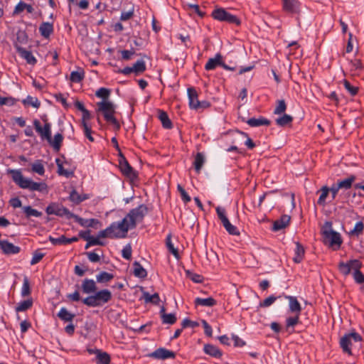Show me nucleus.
Wrapping results in <instances>:
<instances>
[{"mask_svg": "<svg viewBox=\"0 0 364 364\" xmlns=\"http://www.w3.org/2000/svg\"><path fill=\"white\" fill-rule=\"evenodd\" d=\"M134 275L138 278L144 279L147 277L146 270L137 261L133 263Z\"/></svg>", "mask_w": 364, "mask_h": 364, "instance_id": "7c9ffc66", "label": "nucleus"}, {"mask_svg": "<svg viewBox=\"0 0 364 364\" xmlns=\"http://www.w3.org/2000/svg\"><path fill=\"white\" fill-rule=\"evenodd\" d=\"M33 301L31 299H27L20 302L16 307L17 312L25 311L32 306Z\"/></svg>", "mask_w": 364, "mask_h": 364, "instance_id": "09e8293b", "label": "nucleus"}, {"mask_svg": "<svg viewBox=\"0 0 364 364\" xmlns=\"http://www.w3.org/2000/svg\"><path fill=\"white\" fill-rule=\"evenodd\" d=\"M31 294V288L29 280L27 277H24L23 283L21 289V296L25 297Z\"/></svg>", "mask_w": 364, "mask_h": 364, "instance_id": "603ef678", "label": "nucleus"}, {"mask_svg": "<svg viewBox=\"0 0 364 364\" xmlns=\"http://www.w3.org/2000/svg\"><path fill=\"white\" fill-rule=\"evenodd\" d=\"M222 224L226 231L232 235H239L240 232L236 226L232 225L230 222L229 221L228 218L225 220V221L222 222Z\"/></svg>", "mask_w": 364, "mask_h": 364, "instance_id": "58836bf2", "label": "nucleus"}, {"mask_svg": "<svg viewBox=\"0 0 364 364\" xmlns=\"http://www.w3.org/2000/svg\"><path fill=\"white\" fill-rule=\"evenodd\" d=\"M363 230H364L363 223L362 222H358V223H356L353 230H352L350 232V234L358 236L363 232Z\"/></svg>", "mask_w": 364, "mask_h": 364, "instance_id": "680f3d73", "label": "nucleus"}, {"mask_svg": "<svg viewBox=\"0 0 364 364\" xmlns=\"http://www.w3.org/2000/svg\"><path fill=\"white\" fill-rule=\"evenodd\" d=\"M158 117L160 119L162 126L164 129H170L173 127V124L169 119L167 113L161 109H159L158 111Z\"/></svg>", "mask_w": 364, "mask_h": 364, "instance_id": "bb28decb", "label": "nucleus"}, {"mask_svg": "<svg viewBox=\"0 0 364 364\" xmlns=\"http://www.w3.org/2000/svg\"><path fill=\"white\" fill-rule=\"evenodd\" d=\"M330 189L328 186H323L319 190L317 191L316 193L320 194L319 198L317 200V204L320 206H326V199L328 197Z\"/></svg>", "mask_w": 364, "mask_h": 364, "instance_id": "4be33fe9", "label": "nucleus"}, {"mask_svg": "<svg viewBox=\"0 0 364 364\" xmlns=\"http://www.w3.org/2000/svg\"><path fill=\"white\" fill-rule=\"evenodd\" d=\"M296 248L294 250V257L293 260L295 263H300L304 258L305 250L304 246L299 242H295Z\"/></svg>", "mask_w": 364, "mask_h": 364, "instance_id": "393cba45", "label": "nucleus"}, {"mask_svg": "<svg viewBox=\"0 0 364 364\" xmlns=\"http://www.w3.org/2000/svg\"><path fill=\"white\" fill-rule=\"evenodd\" d=\"M204 352L215 358H220L223 355L222 351L215 346L212 344H205L203 347Z\"/></svg>", "mask_w": 364, "mask_h": 364, "instance_id": "5701e85b", "label": "nucleus"}, {"mask_svg": "<svg viewBox=\"0 0 364 364\" xmlns=\"http://www.w3.org/2000/svg\"><path fill=\"white\" fill-rule=\"evenodd\" d=\"M33 126L36 131L38 132L42 140L50 141L51 140V124L50 122H46L43 127L38 119L33 120Z\"/></svg>", "mask_w": 364, "mask_h": 364, "instance_id": "9b49d317", "label": "nucleus"}, {"mask_svg": "<svg viewBox=\"0 0 364 364\" xmlns=\"http://www.w3.org/2000/svg\"><path fill=\"white\" fill-rule=\"evenodd\" d=\"M211 16L214 19L219 21H224L236 26H240L241 24V21L237 16L231 14L223 8L215 9L212 12Z\"/></svg>", "mask_w": 364, "mask_h": 364, "instance_id": "6e6552de", "label": "nucleus"}, {"mask_svg": "<svg viewBox=\"0 0 364 364\" xmlns=\"http://www.w3.org/2000/svg\"><path fill=\"white\" fill-rule=\"evenodd\" d=\"M39 32L43 38H48L53 33V24L49 22H43L39 26Z\"/></svg>", "mask_w": 364, "mask_h": 364, "instance_id": "b1692460", "label": "nucleus"}, {"mask_svg": "<svg viewBox=\"0 0 364 364\" xmlns=\"http://www.w3.org/2000/svg\"><path fill=\"white\" fill-rule=\"evenodd\" d=\"M23 103L24 105H29L33 107L38 108L40 107V102L36 97H33L31 96H28L26 99L23 100Z\"/></svg>", "mask_w": 364, "mask_h": 364, "instance_id": "5fc2aeb1", "label": "nucleus"}, {"mask_svg": "<svg viewBox=\"0 0 364 364\" xmlns=\"http://www.w3.org/2000/svg\"><path fill=\"white\" fill-rule=\"evenodd\" d=\"M283 10L291 14H299L301 11V4L298 0H282Z\"/></svg>", "mask_w": 364, "mask_h": 364, "instance_id": "ddd939ff", "label": "nucleus"}, {"mask_svg": "<svg viewBox=\"0 0 364 364\" xmlns=\"http://www.w3.org/2000/svg\"><path fill=\"white\" fill-rule=\"evenodd\" d=\"M205 163V157L202 153H198L195 157L193 166L196 171L199 173Z\"/></svg>", "mask_w": 364, "mask_h": 364, "instance_id": "c9c22d12", "label": "nucleus"}, {"mask_svg": "<svg viewBox=\"0 0 364 364\" xmlns=\"http://www.w3.org/2000/svg\"><path fill=\"white\" fill-rule=\"evenodd\" d=\"M143 298L146 303H152L156 305L159 304L160 301V298L158 293H155L151 295L149 293L144 291L143 293Z\"/></svg>", "mask_w": 364, "mask_h": 364, "instance_id": "e433bc0d", "label": "nucleus"}, {"mask_svg": "<svg viewBox=\"0 0 364 364\" xmlns=\"http://www.w3.org/2000/svg\"><path fill=\"white\" fill-rule=\"evenodd\" d=\"M85 77V72L82 68H78L77 70L70 73V80L73 82H80Z\"/></svg>", "mask_w": 364, "mask_h": 364, "instance_id": "72a5a7b5", "label": "nucleus"}, {"mask_svg": "<svg viewBox=\"0 0 364 364\" xmlns=\"http://www.w3.org/2000/svg\"><path fill=\"white\" fill-rule=\"evenodd\" d=\"M48 215H55L57 216H66L68 219H70L74 216V213H71L67 208L58 203H50L46 209Z\"/></svg>", "mask_w": 364, "mask_h": 364, "instance_id": "9d476101", "label": "nucleus"}, {"mask_svg": "<svg viewBox=\"0 0 364 364\" xmlns=\"http://www.w3.org/2000/svg\"><path fill=\"white\" fill-rule=\"evenodd\" d=\"M290 219V216L287 215H283L279 219L274 222L272 230L277 232L285 228L289 225Z\"/></svg>", "mask_w": 364, "mask_h": 364, "instance_id": "6ab92c4d", "label": "nucleus"}, {"mask_svg": "<svg viewBox=\"0 0 364 364\" xmlns=\"http://www.w3.org/2000/svg\"><path fill=\"white\" fill-rule=\"evenodd\" d=\"M110 95V90L105 87H100L95 92V95L98 97L102 98L103 100H106L109 97Z\"/></svg>", "mask_w": 364, "mask_h": 364, "instance_id": "4d7b16f0", "label": "nucleus"}, {"mask_svg": "<svg viewBox=\"0 0 364 364\" xmlns=\"http://www.w3.org/2000/svg\"><path fill=\"white\" fill-rule=\"evenodd\" d=\"M97 364H109L110 363V356L106 352H101L97 350Z\"/></svg>", "mask_w": 364, "mask_h": 364, "instance_id": "79ce46f5", "label": "nucleus"}, {"mask_svg": "<svg viewBox=\"0 0 364 364\" xmlns=\"http://www.w3.org/2000/svg\"><path fill=\"white\" fill-rule=\"evenodd\" d=\"M160 315L163 323L172 325L175 323L177 320L174 314H166L164 306L160 310Z\"/></svg>", "mask_w": 364, "mask_h": 364, "instance_id": "cd10ccee", "label": "nucleus"}, {"mask_svg": "<svg viewBox=\"0 0 364 364\" xmlns=\"http://www.w3.org/2000/svg\"><path fill=\"white\" fill-rule=\"evenodd\" d=\"M276 124L279 127H285L289 124H291L293 121V117L289 114L285 113L283 114L282 117L276 119Z\"/></svg>", "mask_w": 364, "mask_h": 364, "instance_id": "ea45409f", "label": "nucleus"}, {"mask_svg": "<svg viewBox=\"0 0 364 364\" xmlns=\"http://www.w3.org/2000/svg\"><path fill=\"white\" fill-rule=\"evenodd\" d=\"M149 356L159 360H166L168 358H175L176 353L164 348H159L151 353Z\"/></svg>", "mask_w": 364, "mask_h": 364, "instance_id": "4468645a", "label": "nucleus"}, {"mask_svg": "<svg viewBox=\"0 0 364 364\" xmlns=\"http://www.w3.org/2000/svg\"><path fill=\"white\" fill-rule=\"evenodd\" d=\"M194 304L196 306L212 307V306L216 305L217 301L213 297H208V298H205V299L197 297L194 301Z\"/></svg>", "mask_w": 364, "mask_h": 364, "instance_id": "c756f323", "label": "nucleus"}, {"mask_svg": "<svg viewBox=\"0 0 364 364\" xmlns=\"http://www.w3.org/2000/svg\"><path fill=\"white\" fill-rule=\"evenodd\" d=\"M246 122L249 126L252 127H259L262 125L269 126L271 124L270 120L262 117L258 119L250 118Z\"/></svg>", "mask_w": 364, "mask_h": 364, "instance_id": "c85d7f7f", "label": "nucleus"}, {"mask_svg": "<svg viewBox=\"0 0 364 364\" xmlns=\"http://www.w3.org/2000/svg\"><path fill=\"white\" fill-rule=\"evenodd\" d=\"M148 213V208L146 205L141 204L136 208L132 209L122 220L124 221V226L129 229L135 228L137 222H141Z\"/></svg>", "mask_w": 364, "mask_h": 364, "instance_id": "20e7f679", "label": "nucleus"}, {"mask_svg": "<svg viewBox=\"0 0 364 364\" xmlns=\"http://www.w3.org/2000/svg\"><path fill=\"white\" fill-rule=\"evenodd\" d=\"M17 100L11 97H0V105L12 106L16 102Z\"/></svg>", "mask_w": 364, "mask_h": 364, "instance_id": "69168bd1", "label": "nucleus"}, {"mask_svg": "<svg viewBox=\"0 0 364 364\" xmlns=\"http://www.w3.org/2000/svg\"><path fill=\"white\" fill-rule=\"evenodd\" d=\"M119 166L122 173L125 176L132 180H134L137 178L138 175L136 171L130 166L125 157H122V159L119 160Z\"/></svg>", "mask_w": 364, "mask_h": 364, "instance_id": "f8f14e48", "label": "nucleus"}, {"mask_svg": "<svg viewBox=\"0 0 364 364\" xmlns=\"http://www.w3.org/2000/svg\"><path fill=\"white\" fill-rule=\"evenodd\" d=\"M362 263L358 259H350L348 262H341L338 268L343 275H348L351 271H353V276L358 284L364 283V274L360 272Z\"/></svg>", "mask_w": 364, "mask_h": 364, "instance_id": "7ed1b4c3", "label": "nucleus"}, {"mask_svg": "<svg viewBox=\"0 0 364 364\" xmlns=\"http://www.w3.org/2000/svg\"><path fill=\"white\" fill-rule=\"evenodd\" d=\"M277 105L276 106L274 114H284L287 109V105L284 100H279L277 101Z\"/></svg>", "mask_w": 364, "mask_h": 364, "instance_id": "8fccbe9b", "label": "nucleus"}, {"mask_svg": "<svg viewBox=\"0 0 364 364\" xmlns=\"http://www.w3.org/2000/svg\"><path fill=\"white\" fill-rule=\"evenodd\" d=\"M132 246L130 244H127L122 250V255L124 259L130 260L132 259Z\"/></svg>", "mask_w": 364, "mask_h": 364, "instance_id": "e2e57ef3", "label": "nucleus"}, {"mask_svg": "<svg viewBox=\"0 0 364 364\" xmlns=\"http://www.w3.org/2000/svg\"><path fill=\"white\" fill-rule=\"evenodd\" d=\"M23 209L26 218H30L31 216L38 218L42 215L41 212H39L38 210L33 209L31 206H24Z\"/></svg>", "mask_w": 364, "mask_h": 364, "instance_id": "de8ad7c7", "label": "nucleus"}, {"mask_svg": "<svg viewBox=\"0 0 364 364\" xmlns=\"http://www.w3.org/2000/svg\"><path fill=\"white\" fill-rule=\"evenodd\" d=\"M92 245L103 246V245H105V243L102 241H101L98 238V237H94L93 236H91L90 238L89 239L88 242H87L86 245H85V249H87L90 246H92Z\"/></svg>", "mask_w": 364, "mask_h": 364, "instance_id": "bf43d9fd", "label": "nucleus"}, {"mask_svg": "<svg viewBox=\"0 0 364 364\" xmlns=\"http://www.w3.org/2000/svg\"><path fill=\"white\" fill-rule=\"evenodd\" d=\"M49 241L54 245H67L66 237L61 235L58 238H55L52 236H49Z\"/></svg>", "mask_w": 364, "mask_h": 364, "instance_id": "6e6d98bb", "label": "nucleus"}, {"mask_svg": "<svg viewBox=\"0 0 364 364\" xmlns=\"http://www.w3.org/2000/svg\"><path fill=\"white\" fill-rule=\"evenodd\" d=\"M0 247L5 255H16L20 252L21 248L8 240L0 241Z\"/></svg>", "mask_w": 364, "mask_h": 364, "instance_id": "2eb2a0df", "label": "nucleus"}, {"mask_svg": "<svg viewBox=\"0 0 364 364\" xmlns=\"http://www.w3.org/2000/svg\"><path fill=\"white\" fill-rule=\"evenodd\" d=\"M124 221L125 220H122L119 223H113L106 229L100 231L97 235L98 238L125 237L127 233V227L124 226Z\"/></svg>", "mask_w": 364, "mask_h": 364, "instance_id": "39448f33", "label": "nucleus"}, {"mask_svg": "<svg viewBox=\"0 0 364 364\" xmlns=\"http://www.w3.org/2000/svg\"><path fill=\"white\" fill-rule=\"evenodd\" d=\"M215 210H216L218 217L220 219V220L221 221V223L228 219V217L226 216V211L224 208L218 206Z\"/></svg>", "mask_w": 364, "mask_h": 364, "instance_id": "338daca9", "label": "nucleus"}, {"mask_svg": "<svg viewBox=\"0 0 364 364\" xmlns=\"http://www.w3.org/2000/svg\"><path fill=\"white\" fill-rule=\"evenodd\" d=\"M97 111L103 114L105 119L112 124L116 130L120 129V124L114 116L115 113V105L110 101L103 100L97 103Z\"/></svg>", "mask_w": 364, "mask_h": 364, "instance_id": "423d86ee", "label": "nucleus"}, {"mask_svg": "<svg viewBox=\"0 0 364 364\" xmlns=\"http://www.w3.org/2000/svg\"><path fill=\"white\" fill-rule=\"evenodd\" d=\"M63 141V136L61 134L58 133V134H55L53 139L51 137L50 141H48V142L50 144V146H53V149L56 152H58L60 149Z\"/></svg>", "mask_w": 364, "mask_h": 364, "instance_id": "2f4dec72", "label": "nucleus"}, {"mask_svg": "<svg viewBox=\"0 0 364 364\" xmlns=\"http://www.w3.org/2000/svg\"><path fill=\"white\" fill-rule=\"evenodd\" d=\"M343 85H344L345 88L349 92V93L351 95L355 96V95H357V93L358 92V87L351 85L350 82L348 81L347 80H343Z\"/></svg>", "mask_w": 364, "mask_h": 364, "instance_id": "13d9d810", "label": "nucleus"}, {"mask_svg": "<svg viewBox=\"0 0 364 364\" xmlns=\"http://www.w3.org/2000/svg\"><path fill=\"white\" fill-rule=\"evenodd\" d=\"M32 171L39 174L40 176H43L45 173V168L41 163V161L38 160L34 164H32Z\"/></svg>", "mask_w": 364, "mask_h": 364, "instance_id": "3c124183", "label": "nucleus"}, {"mask_svg": "<svg viewBox=\"0 0 364 364\" xmlns=\"http://www.w3.org/2000/svg\"><path fill=\"white\" fill-rule=\"evenodd\" d=\"M186 9L191 14H197L200 17H203L205 14V12L200 9V7L198 4H188L186 5Z\"/></svg>", "mask_w": 364, "mask_h": 364, "instance_id": "a18cd8bd", "label": "nucleus"}, {"mask_svg": "<svg viewBox=\"0 0 364 364\" xmlns=\"http://www.w3.org/2000/svg\"><path fill=\"white\" fill-rule=\"evenodd\" d=\"M122 54V59L124 60H129L135 54V50H123L120 51Z\"/></svg>", "mask_w": 364, "mask_h": 364, "instance_id": "774afa93", "label": "nucleus"}, {"mask_svg": "<svg viewBox=\"0 0 364 364\" xmlns=\"http://www.w3.org/2000/svg\"><path fill=\"white\" fill-rule=\"evenodd\" d=\"M177 189L181 194L182 200L185 203H188L191 201V197L188 196V194L187 193L186 190L180 184H178L177 186Z\"/></svg>", "mask_w": 364, "mask_h": 364, "instance_id": "0e129e2a", "label": "nucleus"}, {"mask_svg": "<svg viewBox=\"0 0 364 364\" xmlns=\"http://www.w3.org/2000/svg\"><path fill=\"white\" fill-rule=\"evenodd\" d=\"M114 278V275L107 272H101L96 276V279L98 283L106 284L110 282Z\"/></svg>", "mask_w": 364, "mask_h": 364, "instance_id": "4c0bfd02", "label": "nucleus"}, {"mask_svg": "<svg viewBox=\"0 0 364 364\" xmlns=\"http://www.w3.org/2000/svg\"><path fill=\"white\" fill-rule=\"evenodd\" d=\"M284 297L289 300V311L294 314H301L302 309L296 297L287 295Z\"/></svg>", "mask_w": 364, "mask_h": 364, "instance_id": "f3484780", "label": "nucleus"}, {"mask_svg": "<svg viewBox=\"0 0 364 364\" xmlns=\"http://www.w3.org/2000/svg\"><path fill=\"white\" fill-rule=\"evenodd\" d=\"M166 245L170 252H171L173 256L178 259L179 258V254L178 249L175 248L171 240V235L168 234L166 238Z\"/></svg>", "mask_w": 364, "mask_h": 364, "instance_id": "c03bdc74", "label": "nucleus"}, {"mask_svg": "<svg viewBox=\"0 0 364 364\" xmlns=\"http://www.w3.org/2000/svg\"><path fill=\"white\" fill-rule=\"evenodd\" d=\"M58 316L64 321H72L75 314L69 312L65 308H61L58 314Z\"/></svg>", "mask_w": 364, "mask_h": 364, "instance_id": "a19ab883", "label": "nucleus"}, {"mask_svg": "<svg viewBox=\"0 0 364 364\" xmlns=\"http://www.w3.org/2000/svg\"><path fill=\"white\" fill-rule=\"evenodd\" d=\"M7 173L11 176L13 181L21 188L39 192L47 191L48 186L45 183L34 182L29 178L23 177L21 170L8 169Z\"/></svg>", "mask_w": 364, "mask_h": 364, "instance_id": "f257e3e1", "label": "nucleus"}, {"mask_svg": "<svg viewBox=\"0 0 364 364\" xmlns=\"http://www.w3.org/2000/svg\"><path fill=\"white\" fill-rule=\"evenodd\" d=\"M356 177L354 175H350L348 178L338 181L336 183L338 185V188L349 189L352 187L353 182L355 181Z\"/></svg>", "mask_w": 364, "mask_h": 364, "instance_id": "f704fd0d", "label": "nucleus"}, {"mask_svg": "<svg viewBox=\"0 0 364 364\" xmlns=\"http://www.w3.org/2000/svg\"><path fill=\"white\" fill-rule=\"evenodd\" d=\"M93 295L89 296L82 299V303L87 306H101L112 299V293L108 289H102L94 292Z\"/></svg>", "mask_w": 364, "mask_h": 364, "instance_id": "0eeeda50", "label": "nucleus"}, {"mask_svg": "<svg viewBox=\"0 0 364 364\" xmlns=\"http://www.w3.org/2000/svg\"><path fill=\"white\" fill-rule=\"evenodd\" d=\"M45 256V253L41 252L40 250H37L33 252V257L31 260V264L34 265L38 263Z\"/></svg>", "mask_w": 364, "mask_h": 364, "instance_id": "864d4df0", "label": "nucleus"}, {"mask_svg": "<svg viewBox=\"0 0 364 364\" xmlns=\"http://www.w3.org/2000/svg\"><path fill=\"white\" fill-rule=\"evenodd\" d=\"M89 197L87 194H79L76 190H73L69 196L70 200L75 204H79L81 202L88 199Z\"/></svg>", "mask_w": 364, "mask_h": 364, "instance_id": "473e14b6", "label": "nucleus"}, {"mask_svg": "<svg viewBox=\"0 0 364 364\" xmlns=\"http://www.w3.org/2000/svg\"><path fill=\"white\" fill-rule=\"evenodd\" d=\"M81 288L82 292L87 294L95 292L97 289L95 282L90 279L83 280Z\"/></svg>", "mask_w": 364, "mask_h": 364, "instance_id": "aec40b11", "label": "nucleus"}, {"mask_svg": "<svg viewBox=\"0 0 364 364\" xmlns=\"http://www.w3.org/2000/svg\"><path fill=\"white\" fill-rule=\"evenodd\" d=\"M72 218H74L75 220L81 226L85 228H97L96 225L100 224V221L97 219H84L75 214Z\"/></svg>", "mask_w": 364, "mask_h": 364, "instance_id": "a211bd4d", "label": "nucleus"}, {"mask_svg": "<svg viewBox=\"0 0 364 364\" xmlns=\"http://www.w3.org/2000/svg\"><path fill=\"white\" fill-rule=\"evenodd\" d=\"M223 56L220 53H217L213 58H210L205 65L206 70H214L218 65L222 66Z\"/></svg>", "mask_w": 364, "mask_h": 364, "instance_id": "412c9836", "label": "nucleus"}, {"mask_svg": "<svg viewBox=\"0 0 364 364\" xmlns=\"http://www.w3.org/2000/svg\"><path fill=\"white\" fill-rule=\"evenodd\" d=\"M132 68H133L134 73L136 75L143 73L146 69V63L142 60H137L133 65Z\"/></svg>", "mask_w": 364, "mask_h": 364, "instance_id": "37998d69", "label": "nucleus"}, {"mask_svg": "<svg viewBox=\"0 0 364 364\" xmlns=\"http://www.w3.org/2000/svg\"><path fill=\"white\" fill-rule=\"evenodd\" d=\"M188 96L189 100V107L191 109H196L197 101L198 100V95L196 90L194 87L188 88Z\"/></svg>", "mask_w": 364, "mask_h": 364, "instance_id": "a878e982", "label": "nucleus"}, {"mask_svg": "<svg viewBox=\"0 0 364 364\" xmlns=\"http://www.w3.org/2000/svg\"><path fill=\"white\" fill-rule=\"evenodd\" d=\"M15 48L21 58L26 60V63L30 65H35L37 63V60L33 55L32 53L25 48L21 47L17 43H15Z\"/></svg>", "mask_w": 364, "mask_h": 364, "instance_id": "dca6fc26", "label": "nucleus"}, {"mask_svg": "<svg viewBox=\"0 0 364 364\" xmlns=\"http://www.w3.org/2000/svg\"><path fill=\"white\" fill-rule=\"evenodd\" d=\"M282 296H276L274 295H271L269 297L266 298L261 304L260 306L263 307H268L271 306L277 299L281 298Z\"/></svg>", "mask_w": 364, "mask_h": 364, "instance_id": "052dcab7", "label": "nucleus"}, {"mask_svg": "<svg viewBox=\"0 0 364 364\" xmlns=\"http://www.w3.org/2000/svg\"><path fill=\"white\" fill-rule=\"evenodd\" d=\"M299 316H300V314H294V316L288 317L286 319L287 331H289V328H291V327H294L296 325H297L300 322Z\"/></svg>", "mask_w": 364, "mask_h": 364, "instance_id": "49530a36", "label": "nucleus"}, {"mask_svg": "<svg viewBox=\"0 0 364 364\" xmlns=\"http://www.w3.org/2000/svg\"><path fill=\"white\" fill-rule=\"evenodd\" d=\"M362 341L361 336L356 333L352 332L345 334L340 340V346L344 353L352 355L351 347L353 342L358 343Z\"/></svg>", "mask_w": 364, "mask_h": 364, "instance_id": "1a4fd4ad", "label": "nucleus"}, {"mask_svg": "<svg viewBox=\"0 0 364 364\" xmlns=\"http://www.w3.org/2000/svg\"><path fill=\"white\" fill-rule=\"evenodd\" d=\"M321 232L323 236V242L325 245L333 247V250L340 248L343 240L340 233L332 229L331 222L326 221L321 228Z\"/></svg>", "mask_w": 364, "mask_h": 364, "instance_id": "f03ea898", "label": "nucleus"}]
</instances>
